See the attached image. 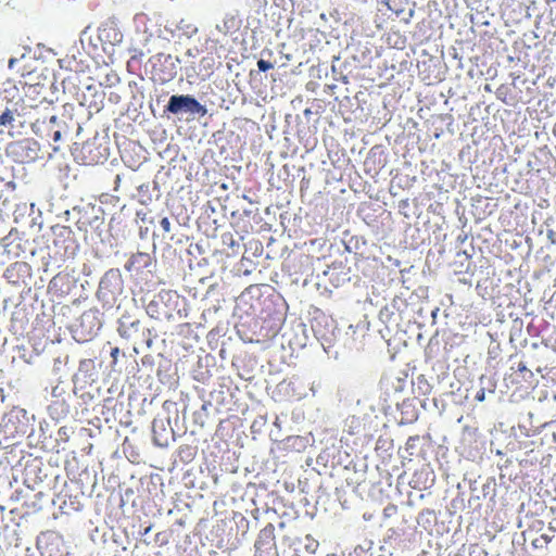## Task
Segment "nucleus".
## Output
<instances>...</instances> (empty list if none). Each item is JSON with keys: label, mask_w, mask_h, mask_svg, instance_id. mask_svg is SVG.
Segmentation results:
<instances>
[{"label": "nucleus", "mask_w": 556, "mask_h": 556, "mask_svg": "<svg viewBox=\"0 0 556 556\" xmlns=\"http://www.w3.org/2000/svg\"><path fill=\"white\" fill-rule=\"evenodd\" d=\"M12 90L15 93L12 94L11 89H5L4 92L7 97H14V101L21 108L20 112L26 114V116L30 114L31 110L39 108L43 103L51 104V102L46 100V88L41 84H27L20 80L18 86L14 85Z\"/></svg>", "instance_id": "obj_1"}, {"label": "nucleus", "mask_w": 556, "mask_h": 556, "mask_svg": "<svg viewBox=\"0 0 556 556\" xmlns=\"http://www.w3.org/2000/svg\"><path fill=\"white\" fill-rule=\"evenodd\" d=\"M37 548L41 556H68L64 538L56 531L41 532L37 538Z\"/></svg>", "instance_id": "obj_2"}, {"label": "nucleus", "mask_w": 556, "mask_h": 556, "mask_svg": "<svg viewBox=\"0 0 556 556\" xmlns=\"http://www.w3.org/2000/svg\"><path fill=\"white\" fill-rule=\"evenodd\" d=\"M254 547L255 556H278L275 527L271 523L266 525L260 531Z\"/></svg>", "instance_id": "obj_3"}, {"label": "nucleus", "mask_w": 556, "mask_h": 556, "mask_svg": "<svg viewBox=\"0 0 556 556\" xmlns=\"http://www.w3.org/2000/svg\"><path fill=\"white\" fill-rule=\"evenodd\" d=\"M166 109L173 114L186 110L203 116L207 112L206 108L191 96H172Z\"/></svg>", "instance_id": "obj_4"}, {"label": "nucleus", "mask_w": 556, "mask_h": 556, "mask_svg": "<svg viewBox=\"0 0 556 556\" xmlns=\"http://www.w3.org/2000/svg\"><path fill=\"white\" fill-rule=\"evenodd\" d=\"M404 452L406 453V455H403L404 459L409 462L414 459L425 460L427 455L426 438L418 434L410 435L405 443Z\"/></svg>", "instance_id": "obj_5"}, {"label": "nucleus", "mask_w": 556, "mask_h": 556, "mask_svg": "<svg viewBox=\"0 0 556 556\" xmlns=\"http://www.w3.org/2000/svg\"><path fill=\"white\" fill-rule=\"evenodd\" d=\"M308 446V439L302 435H290L281 440L277 444V450L282 453L283 456L289 454L303 453Z\"/></svg>", "instance_id": "obj_6"}, {"label": "nucleus", "mask_w": 556, "mask_h": 556, "mask_svg": "<svg viewBox=\"0 0 556 556\" xmlns=\"http://www.w3.org/2000/svg\"><path fill=\"white\" fill-rule=\"evenodd\" d=\"M153 256L146 252H137L130 256L125 264V269L129 273L139 275L144 269H149L152 266Z\"/></svg>", "instance_id": "obj_7"}, {"label": "nucleus", "mask_w": 556, "mask_h": 556, "mask_svg": "<svg viewBox=\"0 0 556 556\" xmlns=\"http://www.w3.org/2000/svg\"><path fill=\"white\" fill-rule=\"evenodd\" d=\"M1 428L5 434L13 438L17 434L24 435L26 432V425L21 421L18 413L14 412L4 417Z\"/></svg>", "instance_id": "obj_8"}, {"label": "nucleus", "mask_w": 556, "mask_h": 556, "mask_svg": "<svg viewBox=\"0 0 556 556\" xmlns=\"http://www.w3.org/2000/svg\"><path fill=\"white\" fill-rule=\"evenodd\" d=\"M11 106L5 108V110L0 114V127L2 126H12L15 117H26V114H22L20 112L18 104L14 101V97H7Z\"/></svg>", "instance_id": "obj_9"}, {"label": "nucleus", "mask_w": 556, "mask_h": 556, "mask_svg": "<svg viewBox=\"0 0 556 556\" xmlns=\"http://www.w3.org/2000/svg\"><path fill=\"white\" fill-rule=\"evenodd\" d=\"M151 61H152L151 74H152V78L154 80L160 81V83H166L173 78L174 73L172 71L165 72L164 70L159 67V65H161V63H162L161 55L154 56Z\"/></svg>", "instance_id": "obj_10"}, {"label": "nucleus", "mask_w": 556, "mask_h": 556, "mask_svg": "<svg viewBox=\"0 0 556 556\" xmlns=\"http://www.w3.org/2000/svg\"><path fill=\"white\" fill-rule=\"evenodd\" d=\"M40 471V468L37 464L26 465L24 468L25 480L24 485L27 488L35 486L36 484L42 483L40 478L37 479V473Z\"/></svg>", "instance_id": "obj_11"}, {"label": "nucleus", "mask_w": 556, "mask_h": 556, "mask_svg": "<svg viewBox=\"0 0 556 556\" xmlns=\"http://www.w3.org/2000/svg\"><path fill=\"white\" fill-rule=\"evenodd\" d=\"M163 304V295L160 293L153 300H151L147 305V313L150 317L154 319H160L162 316L166 315V312H162L161 305Z\"/></svg>", "instance_id": "obj_12"}, {"label": "nucleus", "mask_w": 556, "mask_h": 556, "mask_svg": "<svg viewBox=\"0 0 556 556\" xmlns=\"http://www.w3.org/2000/svg\"><path fill=\"white\" fill-rule=\"evenodd\" d=\"M140 328V321L134 320L130 323H127L125 320L121 321L118 327V333L121 337L129 339L134 334V332H137Z\"/></svg>", "instance_id": "obj_13"}, {"label": "nucleus", "mask_w": 556, "mask_h": 556, "mask_svg": "<svg viewBox=\"0 0 556 556\" xmlns=\"http://www.w3.org/2000/svg\"><path fill=\"white\" fill-rule=\"evenodd\" d=\"M54 240V245H58L61 241L65 242L72 238V230L68 226L56 225L52 228Z\"/></svg>", "instance_id": "obj_14"}, {"label": "nucleus", "mask_w": 556, "mask_h": 556, "mask_svg": "<svg viewBox=\"0 0 556 556\" xmlns=\"http://www.w3.org/2000/svg\"><path fill=\"white\" fill-rule=\"evenodd\" d=\"M101 36L105 37L111 43H117L122 41L123 35L115 27H109L101 30Z\"/></svg>", "instance_id": "obj_15"}, {"label": "nucleus", "mask_w": 556, "mask_h": 556, "mask_svg": "<svg viewBox=\"0 0 556 556\" xmlns=\"http://www.w3.org/2000/svg\"><path fill=\"white\" fill-rule=\"evenodd\" d=\"M27 267L26 263L16 262L7 269V276L11 277L13 271H21Z\"/></svg>", "instance_id": "obj_16"}, {"label": "nucleus", "mask_w": 556, "mask_h": 556, "mask_svg": "<svg viewBox=\"0 0 556 556\" xmlns=\"http://www.w3.org/2000/svg\"><path fill=\"white\" fill-rule=\"evenodd\" d=\"M257 67L261 72H266L268 70H271L274 67V64L269 61L261 59L257 61Z\"/></svg>", "instance_id": "obj_17"}, {"label": "nucleus", "mask_w": 556, "mask_h": 556, "mask_svg": "<svg viewBox=\"0 0 556 556\" xmlns=\"http://www.w3.org/2000/svg\"><path fill=\"white\" fill-rule=\"evenodd\" d=\"M160 225H161L162 229L164 230V232H169L172 229L170 222H169L168 217H163L160 222Z\"/></svg>", "instance_id": "obj_18"}, {"label": "nucleus", "mask_w": 556, "mask_h": 556, "mask_svg": "<svg viewBox=\"0 0 556 556\" xmlns=\"http://www.w3.org/2000/svg\"><path fill=\"white\" fill-rule=\"evenodd\" d=\"M485 399V390L481 388L475 395V400L478 402H483Z\"/></svg>", "instance_id": "obj_19"}, {"label": "nucleus", "mask_w": 556, "mask_h": 556, "mask_svg": "<svg viewBox=\"0 0 556 556\" xmlns=\"http://www.w3.org/2000/svg\"><path fill=\"white\" fill-rule=\"evenodd\" d=\"M143 56V53L141 51H139L138 53L131 55L130 60L128 61V66L130 65L131 62L134 61H140V59Z\"/></svg>", "instance_id": "obj_20"}, {"label": "nucleus", "mask_w": 556, "mask_h": 556, "mask_svg": "<svg viewBox=\"0 0 556 556\" xmlns=\"http://www.w3.org/2000/svg\"><path fill=\"white\" fill-rule=\"evenodd\" d=\"M118 354H119V349L118 348H113L111 350V357L113 358V363L114 364L117 362Z\"/></svg>", "instance_id": "obj_21"}, {"label": "nucleus", "mask_w": 556, "mask_h": 556, "mask_svg": "<svg viewBox=\"0 0 556 556\" xmlns=\"http://www.w3.org/2000/svg\"><path fill=\"white\" fill-rule=\"evenodd\" d=\"M52 138H53V141H55V142L61 140V138H62L61 131L60 130L54 131Z\"/></svg>", "instance_id": "obj_22"}, {"label": "nucleus", "mask_w": 556, "mask_h": 556, "mask_svg": "<svg viewBox=\"0 0 556 556\" xmlns=\"http://www.w3.org/2000/svg\"><path fill=\"white\" fill-rule=\"evenodd\" d=\"M59 279H60L59 275H58V276H55V277H53V278L51 279V281H50V287H54V286H56V283H58Z\"/></svg>", "instance_id": "obj_23"}, {"label": "nucleus", "mask_w": 556, "mask_h": 556, "mask_svg": "<svg viewBox=\"0 0 556 556\" xmlns=\"http://www.w3.org/2000/svg\"><path fill=\"white\" fill-rule=\"evenodd\" d=\"M545 495L551 496L554 501H556V495H552L548 489H545Z\"/></svg>", "instance_id": "obj_24"}, {"label": "nucleus", "mask_w": 556, "mask_h": 556, "mask_svg": "<svg viewBox=\"0 0 556 556\" xmlns=\"http://www.w3.org/2000/svg\"><path fill=\"white\" fill-rule=\"evenodd\" d=\"M386 442H387L386 440H382L381 438H379L378 441H377V447L376 448H379L380 444L381 443H386Z\"/></svg>", "instance_id": "obj_25"}, {"label": "nucleus", "mask_w": 556, "mask_h": 556, "mask_svg": "<svg viewBox=\"0 0 556 556\" xmlns=\"http://www.w3.org/2000/svg\"><path fill=\"white\" fill-rule=\"evenodd\" d=\"M50 123H55L58 121V117L56 115H52L50 118H49Z\"/></svg>", "instance_id": "obj_26"}, {"label": "nucleus", "mask_w": 556, "mask_h": 556, "mask_svg": "<svg viewBox=\"0 0 556 556\" xmlns=\"http://www.w3.org/2000/svg\"><path fill=\"white\" fill-rule=\"evenodd\" d=\"M464 432H468L469 434H471V430L469 427H465ZM472 433H476V430H473Z\"/></svg>", "instance_id": "obj_27"}, {"label": "nucleus", "mask_w": 556, "mask_h": 556, "mask_svg": "<svg viewBox=\"0 0 556 556\" xmlns=\"http://www.w3.org/2000/svg\"><path fill=\"white\" fill-rule=\"evenodd\" d=\"M150 479H151V483L155 484V482L153 481V476H150Z\"/></svg>", "instance_id": "obj_28"}, {"label": "nucleus", "mask_w": 556, "mask_h": 556, "mask_svg": "<svg viewBox=\"0 0 556 556\" xmlns=\"http://www.w3.org/2000/svg\"><path fill=\"white\" fill-rule=\"evenodd\" d=\"M553 131H554V134H555V136H556V123H555V126H554V130H553Z\"/></svg>", "instance_id": "obj_29"}]
</instances>
